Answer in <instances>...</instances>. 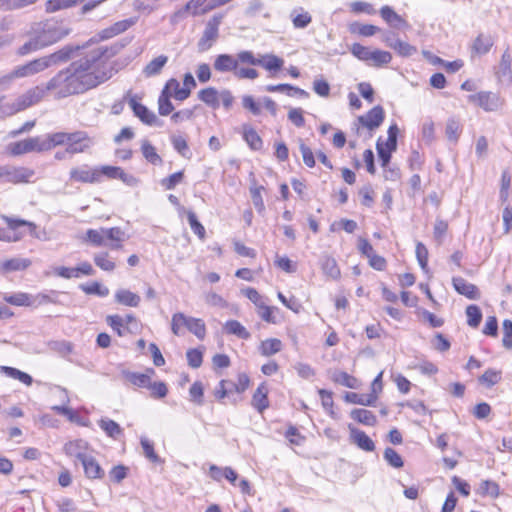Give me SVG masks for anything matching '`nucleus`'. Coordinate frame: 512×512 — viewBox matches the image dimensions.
<instances>
[{
    "instance_id": "nucleus-37",
    "label": "nucleus",
    "mask_w": 512,
    "mask_h": 512,
    "mask_svg": "<svg viewBox=\"0 0 512 512\" xmlns=\"http://www.w3.org/2000/svg\"><path fill=\"white\" fill-rule=\"evenodd\" d=\"M141 151L143 157L153 165H161L163 160L157 153L155 147L148 141L143 140L141 143Z\"/></svg>"
},
{
    "instance_id": "nucleus-23",
    "label": "nucleus",
    "mask_w": 512,
    "mask_h": 512,
    "mask_svg": "<svg viewBox=\"0 0 512 512\" xmlns=\"http://www.w3.org/2000/svg\"><path fill=\"white\" fill-rule=\"evenodd\" d=\"M268 389L264 383L260 384L252 397V406L262 413L269 406Z\"/></svg>"
},
{
    "instance_id": "nucleus-22",
    "label": "nucleus",
    "mask_w": 512,
    "mask_h": 512,
    "mask_svg": "<svg viewBox=\"0 0 512 512\" xmlns=\"http://www.w3.org/2000/svg\"><path fill=\"white\" fill-rule=\"evenodd\" d=\"M351 439L360 449L371 452L375 449L372 439L363 431L351 428Z\"/></svg>"
},
{
    "instance_id": "nucleus-46",
    "label": "nucleus",
    "mask_w": 512,
    "mask_h": 512,
    "mask_svg": "<svg viewBox=\"0 0 512 512\" xmlns=\"http://www.w3.org/2000/svg\"><path fill=\"white\" fill-rule=\"evenodd\" d=\"M171 143L173 148L184 158L189 159L191 157V152L189 150L186 139L180 135H173L171 137Z\"/></svg>"
},
{
    "instance_id": "nucleus-16",
    "label": "nucleus",
    "mask_w": 512,
    "mask_h": 512,
    "mask_svg": "<svg viewBox=\"0 0 512 512\" xmlns=\"http://www.w3.org/2000/svg\"><path fill=\"white\" fill-rule=\"evenodd\" d=\"M452 284L455 290L461 294L466 296L469 299L477 300L480 298V292L476 285L468 282L462 277H453Z\"/></svg>"
},
{
    "instance_id": "nucleus-52",
    "label": "nucleus",
    "mask_w": 512,
    "mask_h": 512,
    "mask_svg": "<svg viewBox=\"0 0 512 512\" xmlns=\"http://www.w3.org/2000/svg\"><path fill=\"white\" fill-rule=\"evenodd\" d=\"M170 97H172L171 93H166V91H162L161 95L158 99V105H159V114L162 116L169 115L173 110L174 106L172 105L170 101Z\"/></svg>"
},
{
    "instance_id": "nucleus-12",
    "label": "nucleus",
    "mask_w": 512,
    "mask_h": 512,
    "mask_svg": "<svg viewBox=\"0 0 512 512\" xmlns=\"http://www.w3.org/2000/svg\"><path fill=\"white\" fill-rule=\"evenodd\" d=\"M494 43L495 40L490 34L479 33L470 46L471 56H483L489 53Z\"/></svg>"
},
{
    "instance_id": "nucleus-29",
    "label": "nucleus",
    "mask_w": 512,
    "mask_h": 512,
    "mask_svg": "<svg viewBox=\"0 0 512 512\" xmlns=\"http://www.w3.org/2000/svg\"><path fill=\"white\" fill-rule=\"evenodd\" d=\"M224 332L229 335H235L240 339L247 340L251 334L248 330L237 320H229L223 326Z\"/></svg>"
},
{
    "instance_id": "nucleus-53",
    "label": "nucleus",
    "mask_w": 512,
    "mask_h": 512,
    "mask_svg": "<svg viewBox=\"0 0 512 512\" xmlns=\"http://www.w3.org/2000/svg\"><path fill=\"white\" fill-rule=\"evenodd\" d=\"M480 494L497 498L500 494L499 485L491 480H483L479 487Z\"/></svg>"
},
{
    "instance_id": "nucleus-45",
    "label": "nucleus",
    "mask_w": 512,
    "mask_h": 512,
    "mask_svg": "<svg viewBox=\"0 0 512 512\" xmlns=\"http://www.w3.org/2000/svg\"><path fill=\"white\" fill-rule=\"evenodd\" d=\"M123 376L137 387H146L149 385L150 376L143 373H134L130 371H123Z\"/></svg>"
},
{
    "instance_id": "nucleus-21",
    "label": "nucleus",
    "mask_w": 512,
    "mask_h": 512,
    "mask_svg": "<svg viewBox=\"0 0 512 512\" xmlns=\"http://www.w3.org/2000/svg\"><path fill=\"white\" fill-rule=\"evenodd\" d=\"M114 298L116 303L128 307H138L141 302V297L128 289H118Z\"/></svg>"
},
{
    "instance_id": "nucleus-39",
    "label": "nucleus",
    "mask_w": 512,
    "mask_h": 512,
    "mask_svg": "<svg viewBox=\"0 0 512 512\" xmlns=\"http://www.w3.org/2000/svg\"><path fill=\"white\" fill-rule=\"evenodd\" d=\"M377 396L375 394H358L348 392L345 395V400L349 403L360 404L364 406H371L375 403Z\"/></svg>"
},
{
    "instance_id": "nucleus-62",
    "label": "nucleus",
    "mask_w": 512,
    "mask_h": 512,
    "mask_svg": "<svg viewBox=\"0 0 512 512\" xmlns=\"http://www.w3.org/2000/svg\"><path fill=\"white\" fill-rule=\"evenodd\" d=\"M204 300L206 304L214 307L225 308L228 305L227 301L221 295L212 291L204 295Z\"/></svg>"
},
{
    "instance_id": "nucleus-58",
    "label": "nucleus",
    "mask_w": 512,
    "mask_h": 512,
    "mask_svg": "<svg viewBox=\"0 0 512 512\" xmlns=\"http://www.w3.org/2000/svg\"><path fill=\"white\" fill-rule=\"evenodd\" d=\"M384 459L394 468L403 467L404 463L402 457L393 448L387 447L384 450Z\"/></svg>"
},
{
    "instance_id": "nucleus-47",
    "label": "nucleus",
    "mask_w": 512,
    "mask_h": 512,
    "mask_svg": "<svg viewBox=\"0 0 512 512\" xmlns=\"http://www.w3.org/2000/svg\"><path fill=\"white\" fill-rule=\"evenodd\" d=\"M94 262L97 267L104 271H113L116 267L115 262L110 259L107 252H100L94 255Z\"/></svg>"
},
{
    "instance_id": "nucleus-36",
    "label": "nucleus",
    "mask_w": 512,
    "mask_h": 512,
    "mask_svg": "<svg viewBox=\"0 0 512 512\" xmlns=\"http://www.w3.org/2000/svg\"><path fill=\"white\" fill-rule=\"evenodd\" d=\"M162 91L171 93L172 96L179 101H183L189 97V90L180 87V83L174 78L168 80Z\"/></svg>"
},
{
    "instance_id": "nucleus-11",
    "label": "nucleus",
    "mask_w": 512,
    "mask_h": 512,
    "mask_svg": "<svg viewBox=\"0 0 512 512\" xmlns=\"http://www.w3.org/2000/svg\"><path fill=\"white\" fill-rule=\"evenodd\" d=\"M129 105L134 114L145 124L150 126H161L162 122L156 114L150 111L146 106L136 101L135 98L129 100Z\"/></svg>"
},
{
    "instance_id": "nucleus-26",
    "label": "nucleus",
    "mask_w": 512,
    "mask_h": 512,
    "mask_svg": "<svg viewBox=\"0 0 512 512\" xmlns=\"http://www.w3.org/2000/svg\"><path fill=\"white\" fill-rule=\"evenodd\" d=\"M511 63L512 58L508 51H505L502 54L498 69L496 71V75L501 81H511L512 72H511Z\"/></svg>"
},
{
    "instance_id": "nucleus-49",
    "label": "nucleus",
    "mask_w": 512,
    "mask_h": 512,
    "mask_svg": "<svg viewBox=\"0 0 512 512\" xmlns=\"http://www.w3.org/2000/svg\"><path fill=\"white\" fill-rule=\"evenodd\" d=\"M86 239L94 246H106L107 242H105V228L87 230Z\"/></svg>"
},
{
    "instance_id": "nucleus-64",
    "label": "nucleus",
    "mask_w": 512,
    "mask_h": 512,
    "mask_svg": "<svg viewBox=\"0 0 512 512\" xmlns=\"http://www.w3.org/2000/svg\"><path fill=\"white\" fill-rule=\"evenodd\" d=\"M503 345L511 349L512 348V321L509 319H506L503 321Z\"/></svg>"
},
{
    "instance_id": "nucleus-61",
    "label": "nucleus",
    "mask_w": 512,
    "mask_h": 512,
    "mask_svg": "<svg viewBox=\"0 0 512 512\" xmlns=\"http://www.w3.org/2000/svg\"><path fill=\"white\" fill-rule=\"evenodd\" d=\"M187 326V316L181 312L175 313L171 320V329L175 335H180L181 328Z\"/></svg>"
},
{
    "instance_id": "nucleus-27",
    "label": "nucleus",
    "mask_w": 512,
    "mask_h": 512,
    "mask_svg": "<svg viewBox=\"0 0 512 512\" xmlns=\"http://www.w3.org/2000/svg\"><path fill=\"white\" fill-rule=\"evenodd\" d=\"M282 348L283 344L280 339L268 338L260 343L258 350L262 356L269 357L280 352Z\"/></svg>"
},
{
    "instance_id": "nucleus-15",
    "label": "nucleus",
    "mask_w": 512,
    "mask_h": 512,
    "mask_svg": "<svg viewBox=\"0 0 512 512\" xmlns=\"http://www.w3.org/2000/svg\"><path fill=\"white\" fill-rule=\"evenodd\" d=\"M384 120V110L381 106L373 107L366 115L359 117V122L369 130L378 128Z\"/></svg>"
},
{
    "instance_id": "nucleus-48",
    "label": "nucleus",
    "mask_w": 512,
    "mask_h": 512,
    "mask_svg": "<svg viewBox=\"0 0 512 512\" xmlns=\"http://www.w3.org/2000/svg\"><path fill=\"white\" fill-rule=\"evenodd\" d=\"M38 0H0V9L2 10H17L27 6L33 5Z\"/></svg>"
},
{
    "instance_id": "nucleus-14",
    "label": "nucleus",
    "mask_w": 512,
    "mask_h": 512,
    "mask_svg": "<svg viewBox=\"0 0 512 512\" xmlns=\"http://www.w3.org/2000/svg\"><path fill=\"white\" fill-rule=\"evenodd\" d=\"M239 63L241 61L238 56L235 58L230 54H220L216 56L213 67L219 73L233 72L235 74Z\"/></svg>"
},
{
    "instance_id": "nucleus-30",
    "label": "nucleus",
    "mask_w": 512,
    "mask_h": 512,
    "mask_svg": "<svg viewBox=\"0 0 512 512\" xmlns=\"http://www.w3.org/2000/svg\"><path fill=\"white\" fill-rule=\"evenodd\" d=\"M168 57L166 55H159L152 59L143 69V74L146 77H153L160 74L163 67L167 64Z\"/></svg>"
},
{
    "instance_id": "nucleus-35",
    "label": "nucleus",
    "mask_w": 512,
    "mask_h": 512,
    "mask_svg": "<svg viewBox=\"0 0 512 512\" xmlns=\"http://www.w3.org/2000/svg\"><path fill=\"white\" fill-rule=\"evenodd\" d=\"M132 23L133 22L131 20H123V21L116 22L111 27L103 29L99 33V36L102 40L112 38L124 31H126L132 25Z\"/></svg>"
},
{
    "instance_id": "nucleus-8",
    "label": "nucleus",
    "mask_w": 512,
    "mask_h": 512,
    "mask_svg": "<svg viewBox=\"0 0 512 512\" xmlns=\"http://www.w3.org/2000/svg\"><path fill=\"white\" fill-rule=\"evenodd\" d=\"M93 145L92 139L84 131H76L71 133V137L67 144L70 155L83 153Z\"/></svg>"
},
{
    "instance_id": "nucleus-5",
    "label": "nucleus",
    "mask_w": 512,
    "mask_h": 512,
    "mask_svg": "<svg viewBox=\"0 0 512 512\" xmlns=\"http://www.w3.org/2000/svg\"><path fill=\"white\" fill-rule=\"evenodd\" d=\"M222 15H214L205 26L203 34L197 43L198 51L205 52L209 50L219 37V26L222 21Z\"/></svg>"
},
{
    "instance_id": "nucleus-55",
    "label": "nucleus",
    "mask_w": 512,
    "mask_h": 512,
    "mask_svg": "<svg viewBox=\"0 0 512 512\" xmlns=\"http://www.w3.org/2000/svg\"><path fill=\"white\" fill-rule=\"evenodd\" d=\"M187 219L189 222V225L192 229V231L201 239L203 240L205 238V228L204 226L198 221L196 214L193 211L187 212Z\"/></svg>"
},
{
    "instance_id": "nucleus-19",
    "label": "nucleus",
    "mask_w": 512,
    "mask_h": 512,
    "mask_svg": "<svg viewBox=\"0 0 512 512\" xmlns=\"http://www.w3.org/2000/svg\"><path fill=\"white\" fill-rule=\"evenodd\" d=\"M1 218L6 222L9 230H16L20 226H28L30 228V233L32 236H34L38 239H41V240L47 239L45 237V234H46L45 231H43L42 233H38L36 231V225L33 222L23 220V219L9 217L6 215H2Z\"/></svg>"
},
{
    "instance_id": "nucleus-44",
    "label": "nucleus",
    "mask_w": 512,
    "mask_h": 512,
    "mask_svg": "<svg viewBox=\"0 0 512 512\" xmlns=\"http://www.w3.org/2000/svg\"><path fill=\"white\" fill-rule=\"evenodd\" d=\"M243 137L251 149L260 150L262 148V139L253 128L244 127Z\"/></svg>"
},
{
    "instance_id": "nucleus-33",
    "label": "nucleus",
    "mask_w": 512,
    "mask_h": 512,
    "mask_svg": "<svg viewBox=\"0 0 512 512\" xmlns=\"http://www.w3.org/2000/svg\"><path fill=\"white\" fill-rule=\"evenodd\" d=\"M98 425L108 437L113 439H118L123 434V429L120 425L109 418H101L98 421Z\"/></svg>"
},
{
    "instance_id": "nucleus-63",
    "label": "nucleus",
    "mask_w": 512,
    "mask_h": 512,
    "mask_svg": "<svg viewBox=\"0 0 512 512\" xmlns=\"http://www.w3.org/2000/svg\"><path fill=\"white\" fill-rule=\"evenodd\" d=\"M312 21V17L308 12H302L296 14V11H293L292 13V22L295 28H305L307 27Z\"/></svg>"
},
{
    "instance_id": "nucleus-24",
    "label": "nucleus",
    "mask_w": 512,
    "mask_h": 512,
    "mask_svg": "<svg viewBox=\"0 0 512 512\" xmlns=\"http://www.w3.org/2000/svg\"><path fill=\"white\" fill-rule=\"evenodd\" d=\"M46 151H50L57 146L68 144L71 133L56 132L43 135Z\"/></svg>"
},
{
    "instance_id": "nucleus-2",
    "label": "nucleus",
    "mask_w": 512,
    "mask_h": 512,
    "mask_svg": "<svg viewBox=\"0 0 512 512\" xmlns=\"http://www.w3.org/2000/svg\"><path fill=\"white\" fill-rule=\"evenodd\" d=\"M70 32L71 29L63 22L53 19L33 23L26 34L29 39L18 48L17 55L25 56L53 45Z\"/></svg>"
},
{
    "instance_id": "nucleus-54",
    "label": "nucleus",
    "mask_w": 512,
    "mask_h": 512,
    "mask_svg": "<svg viewBox=\"0 0 512 512\" xmlns=\"http://www.w3.org/2000/svg\"><path fill=\"white\" fill-rule=\"evenodd\" d=\"M80 288L86 294H96L100 297H106L109 295V289L98 282H92L89 285L82 284L80 285Z\"/></svg>"
},
{
    "instance_id": "nucleus-59",
    "label": "nucleus",
    "mask_w": 512,
    "mask_h": 512,
    "mask_svg": "<svg viewBox=\"0 0 512 512\" xmlns=\"http://www.w3.org/2000/svg\"><path fill=\"white\" fill-rule=\"evenodd\" d=\"M4 300L7 303L16 306H29L31 305L30 296L26 293H16L13 295H5Z\"/></svg>"
},
{
    "instance_id": "nucleus-9",
    "label": "nucleus",
    "mask_w": 512,
    "mask_h": 512,
    "mask_svg": "<svg viewBox=\"0 0 512 512\" xmlns=\"http://www.w3.org/2000/svg\"><path fill=\"white\" fill-rule=\"evenodd\" d=\"M47 69V66L43 60V57L36 58L34 60L29 61L26 64L19 65L13 69V75L16 79L18 78H26L34 76L38 73L43 72Z\"/></svg>"
},
{
    "instance_id": "nucleus-17",
    "label": "nucleus",
    "mask_w": 512,
    "mask_h": 512,
    "mask_svg": "<svg viewBox=\"0 0 512 512\" xmlns=\"http://www.w3.org/2000/svg\"><path fill=\"white\" fill-rule=\"evenodd\" d=\"M77 49L78 47L74 48L72 46H65L52 54L43 56V60L47 66V69L49 67L68 61L71 58L73 52Z\"/></svg>"
},
{
    "instance_id": "nucleus-51",
    "label": "nucleus",
    "mask_w": 512,
    "mask_h": 512,
    "mask_svg": "<svg viewBox=\"0 0 512 512\" xmlns=\"http://www.w3.org/2000/svg\"><path fill=\"white\" fill-rule=\"evenodd\" d=\"M390 48L395 50L400 56L409 57L417 52L416 47L410 45L402 40H397L393 44H390Z\"/></svg>"
},
{
    "instance_id": "nucleus-31",
    "label": "nucleus",
    "mask_w": 512,
    "mask_h": 512,
    "mask_svg": "<svg viewBox=\"0 0 512 512\" xmlns=\"http://www.w3.org/2000/svg\"><path fill=\"white\" fill-rule=\"evenodd\" d=\"M219 93L214 87H207L198 92V98L213 109L219 107Z\"/></svg>"
},
{
    "instance_id": "nucleus-18",
    "label": "nucleus",
    "mask_w": 512,
    "mask_h": 512,
    "mask_svg": "<svg viewBox=\"0 0 512 512\" xmlns=\"http://www.w3.org/2000/svg\"><path fill=\"white\" fill-rule=\"evenodd\" d=\"M127 239L125 232L119 227L105 228V242L112 250L122 248V243Z\"/></svg>"
},
{
    "instance_id": "nucleus-32",
    "label": "nucleus",
    "mask_w": 512,
    "mask_h": 512,
    "mask_svg": "<svg viewBox=\"0 0 512 512\" xmlns=\"http://www.w3.org/2000/svg\"><path fill=\"white\" fill-rule=\"evenodd\" d=\"M331 379L335 383L351 389H357L359 387L358 379L344 371H334L331 375Z\"/></svg>"
},
{
    "instance_id": "nucleus-41",
    "label": "nucleus",
    "mask_w": 512,
    "mask_h": 512,
    "mask_svg": "<svg viewBox=\"0 0 512 512\" xmlns=\"http://www.w3.org/2000/svg\"><path fill=\"white\" fill-rule=\"evenodd\" d=\"M392 55L388 51L383 50H371L369 55V64L374 65L376 67H381L387 65L391 62Z\"/></svg>"
},
{
    "instance_id": "nucleus-50",
    "label": "nucleus",
    "mask_w": 512,
    "mask_h": 512,
    "mask_svg": "<svg viewBox=\"0 0 512 512\" xmlns=\"http://www.w3.org/2000/svg\"><path fill=\"white\" fill-rule=\"evenodd\" d=\"M467 323L469 326L476 328L482 320V312L476 305H469L466 308Z\"/></svg>"
},
{
    "instance_id": "nucleus-28",
    "label": "nucleus",
    "mask_w": 512,
    "mask_h": 512,
    "mask_svg": "<svg viewBox=\"0 0 512 512\" xmlns=\"http://www.w3.org/2000/svg\"><path fill=\"white\" fill-rule=\"evenodd\" d=\"M321 269L323 273L333 280H338L341 276L340 269L336 260L331 256H324L321 259Z\"/></svg>"
},
{
    "instance_id": "nucleus-4",
    "label": "nucleus",
    "mask_w": 512,
    "mask_h": 512,
    "mask_svg": "<svg viewBox=\"0 0 512 512\" xmlns=\"http://www.w3.org/2000/svg\"><path fill=\"white\" fill-rule=\"evenodd\" d=\"M34 174V170L28 167H17L13 165L0 166V181L4 183H28Z\"/></svg>"
},
{
    "instance_id": "nucleus-56",
    "label": "nucleus",
    "mask_w": 512,
    "mask_h": 512,
    "mask_svg": "<svg viewBox=\"0 0 512 512\" xmlns=\"http://www.w3.org/2000/svg\"><path fill=\"white\" fill-rule=\"evenodd\" d=\"M140 443L143 448L144 455L147 459L153 463L161 462L160 457L154 451L153 443L149 439L146 437H141Z\"/></svg>"
},
{
    "instance_id": "nucleus-6",
    "label": "nucleus",
    "mask_w": 512,
    "mask_h": 512,
    "mask_svg": "<svg viewBox=\"0 0 512 512\" xmlns=\"http://www.w3.org/2000/svg\"><path fill=\"white\" fill-rule=\"evenodd\" d=\"M8 149L14 156L30 152H46L43 136L29 137L21 141L10 143Z\"/></svg>"
},
{
    "instance_id": "nucleus-38",
    "label": "nucleus",
    "mask_w": 512,
    "mask_h": 512,
    "mask_svg": "<svg viewBox=\"0 0 512 512\" xmlns=\"http://www.w3.org/2000/svg\"><path fill=\"white\" fill-rule=\"evenodd\" d=\"M351 417L354 420L358 421L359 423H362L367 426H374L377 423V418L373 414V412L363 409V408H358V409L352 410Z\"/></svg>"
},
{
    "instance_id": "nucleus-7",
    "label": "nucleus",
    "mask_w": 512,
    "mask_h": 512,
    "mask_svg": "<svg viewBox=\"0 0 512 512\" xmlns=\"http://www.w3.org/2000/svg\"><path fill=\"white\" fill-rule=\"evenodd\" d=\"M468 100L485 111H496L502 105L499 96L493 92L482 91L469 95Z\"/></svg>"
},
{
    "instance_id": "nucleus-57",
    "label": "nucleus",
    "mask_w": 512,
    "mask_h": 512,
    "mask_svg": "<svg viewBox=\"0 0 512 512\" xmlns=\"http://www.w3.org/2000/svg\"><path fill=\"white\" fill-rule=\"evenodd\" d=\"M501 379V372L496 371L494 369H488L485 373L479 378V382L481 384L486 385L487 387H491L497 384Z\"/></svg>"
},
{
    "instance_id": "nucleus-20",
    "label": "nucleus",
    "mask_w": 512,
    "mask_h": 512,
    "mask_svg": "<svg viewBox=\"0 0 512 512\" xmlns=\"http://www.w3.org/2000/svg\"><path fill=\"white\" fill-rule=\"evenodd\" d=\"M85 476L89 479H102L105 475L104 470L100 466L99 462L92 456L89 455L81 462Z\"/></svg>"
},
{
    "instance_id": "nucleus-13",
    "label": "nucleus",
    "mask_w": 512,
    "mask_h": 512,
    "mask_svg": "<svg viewBox=\"0 0 512 512\" xmlns=\"http://www.w3.org/2000/svg\"><path fill=\"white\" fill-rule=\"evenodd\" d=\"M63 449L67 456L75 457L80 462H82L84 458H87L90 455L88 454L89 444L82 439H76L67 442Z\"/></svg>"
},
{
    "instance_id": "nucleus-60",
    "label": "nucleus",
    "mask_w": 512,
    "mask_h": 512,
    "mask_svg": "<svg viewBox=\"0 0 512 512\" xmlns=\"http://www.w3.org/2000/svg\"><path fill=\"white\" fill-rule=\"evenodd\" d=\"M190 400L197 405L203 404L204 389L200 381H196L189 389Z\"/></svg>"
},
{
    "instance_id": "nucleus-34",
    "label": "nucleus",
    "mask_w": 512,
    "mask_h": 512,
    "mask_svg": "<svg viewBox=\"0 0 512 512\" xmlns=\"http://www.w3.org/2000/svg\"><path fill=\"white\" fill-rule=\"evenodd\" d=\"M31 265V261L27 258H12L5 260L1 264V271L8 273L13 271H21L27 269Z\"/></svg>"
},
{
    "instance_id": "nucleus-40",
    "label": "nucleus",
    "mask_w": 512,
    "mask_h": 512,
    "mask_svg": "<svg viewBox=\"0 0 512 512\" xmlns=\"http://www.w3.org/2000/svg\"><path fill=\"white\" fill-rule=\"evenodd\" d=\"M84 1L85 0H48L46 2L45 8L46 12L54 13L59 10L71 8Z\"/></svg>"
},
{
    "instance_id": "nucleus-1",
    "label": "nucleus",
    "mask_w": 512,
    "mask_h": 512,
    "mask_svg": "<svg viewBox=\"0 0 512 512\" xmlns=\"http://www.w3.org/2000/svg\"><path fill=\"white\" fill-rule=\"evenodd\" d=\"M118 51V46L97 47L85 57L72 62L67 68L59 71L47 82L45 87L30 88L11 102L3 103L5 97H0V117L15 115L37 104L48 91L54 92L55 97L60 99L95 88L113 76L114 69L109 60Z\"/></svg>"
},
{
    "instance_id": "nucleus-43",
    "label": "nucleus",
    "mask_w": 512,
    "mask_h": 512,
    "mask_svg": "<svg viewBox=\"0 0 512 512\" xmlns=\"http://www.w3.org/2000/svg\"><path fill=\"white\" fill-rule=\"evenodd\" d=\"M0 371L4 372L8 377L19 380L20 382L24 383L27 386H30L32 384V377L29 374L22 372L16 368L0 366Z\"/></svg>"
},
{
    "instance_id": "nucleus-3",
    "label": "nucleus",
    "mask_w": 512,
    "mask_h": 512,
    "mask_svg": "<svg viewBox=\"0 0 512 512\" xmlns=\"http://www.w3.org/2000/svg\"><path fill=\"white\" fill-rule=\"evenodd\" d=\"M238 59L243 64L259 65L268 71H278L282 68L284 61L274 54H265L256 58L251 51L244 50L238 53Z\"/></svg>"
},
{
    "instance_id": "nucleus-10",
    "label": "nucleus",
    "mask_w": 512,
    "mask_h": 512,
    "mask_svg": "<svg viewBox=\"0 0 512 512\" xmlns=\"http://www.w3.org/2000/svg\"><path fill=\"white\" fill-rule=\"evenodd\" d=\"M70 180L79 183H99L96 168L90 169L88 165L73 167L69 172Z\"/></svg>"
},
{
    "instance_id": "nucleus-42",
    "label": "nucleus",
    "mask_w": 512,
    "mask_h": 512,
    "mask_svg": "<svg viewBox=\"0 0 512 512\" xmlns=\"http://www.w3.org/2000/svg\"><path fill=\"white\" fill-rule=\"evenodd\" d=\"M186 328L193 333L198 339H204L206 335V326L202 319L187 317Z\"/></svg>"
},
{
    "instance_id": "nucleus-25",
    "label": "nucleus",
    "mask_w": 512,
    "mask_h": 512,
    "mask_svg": "<svg viewBox=\"0 0 512 512\" xmlns=\"http://www.w3.org/2000/svg\"><path fill=\"white\" fill-rule=\"evenodd\" d=\"M380 14L393 28L400 29L407 26V22L389 6H383L380 10Z\"/></svg>"
}]
</instances>
